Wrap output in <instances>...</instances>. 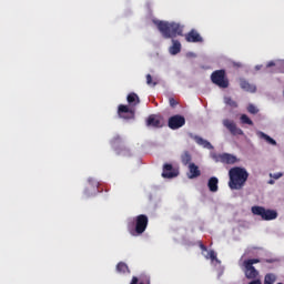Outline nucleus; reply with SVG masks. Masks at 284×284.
I'll return each mask as SVG.
<instances>
[{
    "label": "nucleus",
    "mask_w": 284,
    "mask_h": 284,
    "mask_svg": "<svg viewBox=\"0 0 284 284\" xmlns=\"http://www.w3.org/2000/svg\"><path fill=\"white\" fill-rule=\"evenodd\" d=\"M250 179V173L245 168L234 166L229 171V187L230 190H243L245 183Z\"/></svg>",
    "instance_id": "obj_1"
},
{
    "label": "nucleus",
    "mask_w": 284,
    "mask_h": 284,
    "mask_svg": "<svg viewBox=\"0 0 284 284\" xmlns=\"http://www.w3.org/2000/svg\"><path fill=\"white\" fill-rule=\"evenodd\" d=\"M159 32L164 39H175V37H183V26L176 22L155 21Z\"/></svg>",
    "instance_id": "obj_2"
},
{
    "label": "nucleus",
    "mask_w": 284,
    "mask_h": 284,
    "mask_svg": "<svg viewBox=\"0 0 284 284\" xmlns=\"http://www.w3.org/2000/svg\"><path fill=\"white\" fill-rule=\"evenodd\" d=\"M149 223L150 219H148V215L140 214L132 222H128V232L131 236H141L148 230Z\"/></svg>",
    "instance_id": "obj_3"
},
{
    "label": "nucleus",
    "mask_w": 284,
    "mask_h": 284,
    "mask_svg": "<svg viewBox=\"0 0 284 284\" xmlns=\"http://www.w3.org/2000/svg\"><path fill=\"white\" fill-rule=\"evenodd\" d=\"M256 263H261V260L250 258V260H245L242 263L243 272H244L246 278H248V281H254V280L258 278V271L256 270V267H254V265H256Z\"/></svg>",
    "instance_id": "obj_4"
},
{
    "label": "nucleus",
    "mask_w": 284,
    "mask_h": 284,
    "mask_svg": "<svg viewBox=\"0 0 284 284\" xmlns=\"http://www.w3.org/2000/svg\"><path fill=\"white\" fill-rule=\"evenodd\" d=\"M211 81L214 85H217V88H222L223 90L230 88V79H227V73L224 69L213 71Z\"/></svg>",
    "instance_id": "obj_5"
},
{
    "label": "nucleus",
    "mask_w": 284,
    "mask_h": 284,
    "mask_svg": "<svg viewBox=\"0 0 284 284\" xmlns=\"http://www.w3.org/2000/svg\"><path fill=\"white\" fill-rule=\"evenodd\" d=\"M252 213L255 216H261L263 221H274V219L278 217V213L274 210H266L263 206H252Z\"/></svg>",
    "instance_id": "obj_6"
},
{
    "label": "nucleus",
    "mask_w": 284,
    "mask_h": 284,
    "mask_svg": "<svg viewBox=\"0 0 284 284\" xmlns=\"http://www.w3.org/2000/svg\"><path fill=\"white\" fill-rule=\"evenodd\" d=\"M118 116H120V119H124L125 121H130L135 116L134 109H130V106L125 104H120L118 106Z\"/></svg>",
    "instance_id": "obj_7"
},
{
    "label": "nucleus",
    "mask_w": 284,
    "mask_h": 284,
    "mask_svg": "<svg viewBox=\"0 0 284 284\" xmlns=\"http://www.w3.org/2000/svg\"><path fill=\"white\" fill-rule=\"evenodd\" d=\"M185 125V116L183 115H173L169 119V128L171 130H179V128H183Z\"/></svg>",
    "instance_id": "obj_8"
},
{
    "label": "nucleus",
    "mask_w": 284,
    "mask_h": 284,
    "mask_svg": "<svg viewBox=\"0 0 284 284\" xmlns=\"http://www.w3.org/2000/svg\"><path fill=\"white\" fill-rule=\"evenodd\" d=\"M224 128H226L233 136H243V130L236 126V123L232 120H224L223 121Z\"/></svg>",
    "instance_id": "obj_9"
},
{
    "label": "nucleus",
    "mask_w": 284,
    "mask_h": 284,
    "mask_svg": "<svg viewBox=\"0 0 284 284\" xmlns=\"http://www.w3.org/2000/svg\"><path fill=\"white\" fill-rule=\"evenodd\" d=\"M179 176V170L174 169V166L170 163H165L163 165L162 178L163 179H175Z\"/></svg>",
    "instance_id": "obj_10"
},
{
    "label": "nucleus",
    "mask_w": 284,
    "mask_h": 284,
    "mask_svg": "<svg viewBox=\"0 0 284 284\" xmlns=\"http://www.w3.org/2000/svg\"><path fill=\"white\" fill-rule=\"evenodd\" d=\"M185 41H187V43H203V37H201V33H199L196 29H192L185 34Z\"/></svg>",
    "instance_id": "obj_11"
},
{
    "label": "nucleus",
    "mask_w": 284,
    "mask_h": 284,
    "mask_svg": "<svg viewBox=\"0 0 284 284\" xmlns=\"http://www.w3.org/2000/svg\"><path fill=\"white\" fill-rule=\"evenodd\" d=\"M216 161H220V163H225L226 165H234V163H236L239 159L236 158V155H232L230 153H222L217 155Z\"/></svg>",
    "instance_id": "obj_12"
},
{
    "label": "nucleus",
    "mask_w": 284,
    "mask_h": 284,
    "mask_svg": "<svg viewBox=\"0 0 284 284\" xmlns=\"http://www.w3.org/2000/svg\"><path fill=\"white\" fill-rule=\"evenodd\" d=\"M148 128H161V119L159 116L151 114L146 120Z\"/></svg>",
    "instance_id": "obj_13"
},
{
    "label": "nucleus",
    "mask_w": 284,
    "mask_h": 284,
    "mask_svg": "<svg viewBox=\"0 0 284 284\" xmlns=\"http://www.w3.org/2000/svg\"><path fill=\"white\" fill-rule=\"evenodd\" d=\"M240 88H242V90L245 92H256V85L250 84V82H247L245 79L240 80Z\"/></svg>",
    "instance_id": "obj_14"
},
{
    "label": "nucleus",
    "mask_w": 284,
    "mask_h": 284,
    "mask_svg": "<svg viewBox=\"0 0 284 284\" xmlns=\"http://www.w3.org/2000/svg\"><path fill=\"white\" fill-rule=\"evenodd\" d=\"M201 174V170H199V166L194 163L189 164V179H197V176Z\"/></svg>",
    "instance_id": "obj_15"
},
{
    "label": "nucleus",
    "mask_w": 284,
    "mask_h": 284,
    "mask_svg": "<svg viewBox=\"0 0 284 284\" xmlns=\"http://www.w3.org/2000/svg\"><path fill=\"white\" fill-rule=\"evenodd\" d=\"M194 141L195 143H197V145H202V148H205L206 150H214V146L212 145V143H210L207 140L199 135L194 136Z\"/></svg>",
    "instance_id": "obj_16"
},
{
    "label": "nucleus",
    "mask_w": 284,
    "mask_h": 284,
    "mask_svg": "<svg viewBox=\"0 0 284 284\" xmlns=\"http://www.w3.org/2000/svg\"><path fill=\"white\" fill-rule=\"evenodd\" d=\"M126 101L129 105H132V106L139 105V103H141V99H139V95L134 92H131L128 94Z\"/></svg>",
    "instance_id": "obj_17"
},
{
    "label": "nucleus",
    "mask_w": 284,
    "mask_h": 284,
    "mask_svg": "<svg viewBox=\"0 0 284 284\" xmlns=\"http://www.w3.org/2000/svg\"><path fill=\"white\" fill-rule=\"evenodd\" d=\"M210 192H219V178H211L207 182Z\"/></svg>",
    "instance_id": "obj_18"
},
{
    "label": "nucleus",
    "mask_w": 284,
    "mask_h": 284,
    "mask_svg": "<svg viewBox=\"0 0 284 284\" xmlns=\"http://www.w3.org/2000/svg\"><path fill=\"white\" fill-rule=\"evenodd\" d=\"M172 47L170 48L171 54H179L181 52V42L179 40H172Z\"/></svg>",
    "instance_id": "obj_19"
},
{
    "label": "nucleus",
    "mask_w": 284,
    "mask_h": 284,
    "mask_svg": "<svg viewBox=\"0 0 284 284\" xmlns=\"http://www.w3.org/2000/svg\"><path fill=\"white\" fill-rule=\"evenodd\" d=\"M181 161L183 165H190L192 163V154L189 151H184L181 155Z\"/></svg>",
    "instance_id": "obj_20"
},
{
    "label": "nucleus",
    "mask_w": 284,
    "mask_h": 284,
    "mask_svg": "<svg viewBox=\"0 0 284 284\" xmlns=\"http://www.w3.org/2000/svg\"><path fill=\"white\" fill-rule=\"evenodd\" d=\"M257 135L260 136V139H264V141H266V143H268L270 145H276V140L272 139L270 135L265 134L264 132L260 131Z\"/></svg>",
    "instance_id": "obj_21"
},
{
    "label": "nucleus",
    "mask_w": 284,
    "mask_h": 284,
    "mask_svg": "<svg viewBox=\"0 0 284 284\" xmlns=\"http://www.w3.org/2000/svg\"><path fill=\"white\" fill-rule=\"evenodd\" d=\"M116 272H119V274H125V272H130V268L124 262H119L116 265Z\"/></svg>",
    "instance_id": "obj_22"
},
{
    "label": "nucleus",
    "mask_w": 284,
    "mask_h": 284,
    "mask_svg": "<svg viewBox=\"0 0 284 284\" xmlns=\"http://www.w3.org/2000/svg\"><path fill=\"white\" fill-rule=\"evenodd\" d=\"M276 283V275L273 273H268L264 277V284H274Z\"/></svg>",
    "instance_id": "obj_23"
},
{
    "label": "nucleus",
    "mask_w": 284,
    "mask_h": 284,
    "mask_svg": "<svg viewBox=\"0 0 284 284\" xmlns=\"http://www.w3.org/2000/svg\"><path fill=\"white\" fill-rule=\"evenodd\" d=\"M240 121L243 123V125H254V122L252 119H250V116H247V114H242Z\"/></svg>",
    "instance_id": "obj_24"
},
{
    "label": "nucleus",
    "mask_w": 284,
    "mask_h": 284,
    "mask_svg": "<svg viewBox=\"0 0 284 284\" xmlns=\"http://www.w3.org/2000/svg\"><path fill=\"white\" fill-rule=\"evenodd\" d=\"M224 102L226 105H230L231 108H239L236 101L232 100V98L230 97L224 98Z\"/></svg>",
    "instance_id": "obj_25"
},
{
    "label": "nucleus",
    "mask_w": 284,
    "mask_h": 284,
    "mask_svg": "<svg viewBox=\"0 0 284 284\" xmlns=\"http://www.w3.org/2000/svg\"><path fill=\"white\" fill-rule=\"evenodd\" d=\"M247 112L250 114H258V109L254 104H248Z\"/></svg>",
    "instance_id": "obj_26"
},
{
    "label": "nucleus",
    "mask_w": 284,
    "mask_h": 284,
    "mask_svg": "<svg viewBox=\"0 0 284 284\" xmlns=\"http://www.w3.org/2000/svg\"><path fill=\"white\" fill-rule=\"evenodd\" d=\"M146 84L148 85H156V82H152V75L146 74Z\"/></svg>",
    "instance_id": "obj_27"
},
{
    "label": "nucleus",
    "mask_w": 284,
    "mask_h": 284,
    "mask_svg": "<svg viewBox=\"0 0 284 284\" xmlns=\"http://www.w3.org/2000/svg\"><path fill=\"white\" fill-rule=\"evenodd\" d=\"M169 103L171 108H176V105H179V102L174 98H170Z\"/></svg>",
    "instance_id": "obj_28"
},
{
    "label": "nucleus",
    "mask_w": 284,
    "mask_h": 284,
    "mask_svg": "<svg viewBox=\"0 0 284 284\" xmlns=\"http://www.w3.org/2000/svg\"><path fill=\"white\" fill-rule=\"evenodd\" d=\"M209 256H210L211 261H216V252L210 251Z\"/></svg>",
    "instance_id": "obj_29"
},
{
    "label": "nucleus",
    "mask_w": 284,
    "mask_h": 284,
    "mask_svg": "<svg viewBox=\"0 0 284 284\" xmlns=\"http://www.w3.org/2000/svg\"><path fill=\"white\" fill-rule=\"evenodd\" d=\"M271 179H275V180H278L281 179V176H283V173H275V174H270Z\"/></svg>",
    "instance_id": "obj_30"
},
{
    "label": "nucleus",
    "mask_w": 284,
    "mask_h": 284,
    "mask_svg": "<svg viewBox=\"0 0 284 284\" xmlns=\"http://www.w3.org/2000/svg\"><path fill=\"white\" fill-rule=\"evenodd\" d=\"M130 284H139V277L133 276Z\"/></svg>",
    "instance_id": "obj_31"
},
{
    "label": "nucleus",
    "mask_w": 284,
    "mask_h": 284,
    "mask_svg": "<svg viewBox=\"0 0 284 284\" xmlns=\"http://www.w3.org/2000/svg\"><path fill=\"white\" fill-rule=\"evenodd\" d=\"M274 65H276V63H274V61H271V62H268V63L266 64V68H272V67H274Z\"/></svg>",
    "instance_id": "obj_32"
},
{
    "label": "nucleus",
    "mask_w": 284,
    "mask_h": 284,
    "mask_svg": "<svg viewBox=\"0 0 284 284\" xmlns=\"http://www.w3.org/2000/svg\"><path fill=\"white\" fill-rule=\"evenodd\" d=\"M200 247H201V250H203L204 252H207V246H206V245L200 244Z\"/></svg>",
    "instance_id": "obj_33"
},
{
    "label": "nucleus",
    "mask_w": 284,
    "mask_h": 284,
    "mask_svg": "<svg viewBox=\"0 0 284 284\" xmlns=\"http://www.w3.org/2000/svg\"><path fill=\"white\" fill-rule=\"evenodd\" d=\"M270 185H274V180L268 181Z\"/></svg>",
    "instance_id": "obj_34"
},
{
    "label": "nucleus",
    "mask_w": 284,
    "mask_h": 284,
    "mask_svg": "<svg viewBox=\"0 0 284 284\" xmlns=\"http://www.w3.org/2000/svg\"><path fill=\"white\" fill-rule=\"evenodd\" d=\"M140 284H143V282H141Z\"/></svg>",
    "instance_id": "obj_35"
}]
</instances>
